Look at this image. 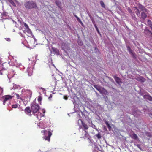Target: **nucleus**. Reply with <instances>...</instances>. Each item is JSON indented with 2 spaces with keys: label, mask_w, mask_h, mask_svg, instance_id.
Here are the masks:
<instances>
[{
  "label": "nucleus",
  "mask_w": 152,
  "mask_h": 152,
  "mask_svg": "<svg viewBox=\"0 0 152 152\" xmlns=\"http://www.w3.org/2000/svg\"><path fill=\"white\" fill-rule=\"evenodd\" d=\"M94 26H95V28H96V30L97 31H98V32L99 33V29H98V27H97V26H96V25H94Z\"/></svg>",
  "instance_id": "33"
},
{
  "label": "nucleus",
  "mask_w": 152,
  "mask_h": 152,
  "mask_svg": "<svg viewBox=\"0 0 152 152\" xmlns=\"http://www.w3.org/2000/svg\"><path fill=\"white\" fill-rule=\"evenodd\" d=\"M85 132H86V134H85V136L87 135L88 134L86 132V131H85Z\"/></svg>",
  "instance_id": "40"
},
{
  "label": "nucleus",
  "mask_w": 152,
  "mask_h": 152,
  "mask_svg": "<svg viewBox=\"0 0 152 152\" xmlns=\"http://www.w3.org/2000/svg\"><path fill=\"white\" fill-rule=\"evenodd\" d=\"M61 48L64 50H68L70 49L69 44L68 43L63 42L61 44Z\"/></svg>",
  "instance_id": "5"
},
{
  "label": "nucleus",
  "mask_w": 152,
  "mask_h": 152,
  "mask_svg": "<svg viewBox=\"0 0 152 152\" xmlns=\"http://www.w3.org/2000/svg\"><path fill=\"white\" fill-rule=\"evenodd\" d=\"M137 80L141 82H144L145 81V79L144 78L140 76L137 77Z\"/></svg>",
  "instance_id": "13"
},
{
  "label": "nucleus",
  "mask_w": 152,
  "mask_h": 152,
  "mask_svg": "<svg viewBox=\"0 0 152 152\" xmlns=\"http://www.w3.org/2000/svg\"><path fill=\"white\" fill-rule=\"evenodd\" d=\"M53 131L49 129L48 130H44L42 131L41 132L43 133V138L45 140H47L49 142L50 141V138L52 134Z\"/></svg>",
  "instance_id": "2"
},
{
  "label": "nucleus",
  "mask_w": 152,
  "mask_h": 152,
  "mask_svg": "<svg viewBox=\"0 0 152 152\" xmlns=\"http://www.w3.org/2000/svg\"><path fill=\"white\" fill-rule=\"evenodd\" d=\"M33 67H28L27 70V72L28 73V75L31 76L32 75L33 72Z\"/></svg>",
  "instance_id": "7"
},
{
  "label": "nucleus",
  "mask_w": 152,
  "mask_h": 152,
  "mask_svg": "<svg viewBox=\"0 0 152 152\" xmlns=\"http://www.w3.org/2000/svg\"><path fill=\"white\" fill-rule=\"evenodd\" d=\"M132 138L136 140L137 138L138 137L136 134L134 133L132 134Z\"/></svg>",
  "instance_id": "19"
},
{
  "label": "nucleus",
  "mask_w": 152,
  "mask_h": 152,
  "mask_svg": "<svg viewBox=\"0 0 152 152\" xmlns=\"http://www.w3.org/2000/svg\"><path fill=\"white\" fill-rule=\"evenodd\" d=\"M24 6L26 9H37L38 7L36 2L32 1L26 2L24 4Z\"/></svg>",
  "instance_id": "3"
},
{
  "label": "nucleus",
  "mask_w": 152,
  "mask_h": 152,
  "mask_svg": "<svg viewBox=\"0 0 152 152\" xmlns=\"http://www.w3.org/2000/svg\"><path fill=\"white\" fill-rule=\"evenodd\" d=\"M149 31L150 33H151V32L149 31V30H148L147 29H145V31Z\"/></svg>",
  "instance_id": "39"
},
{
  "label": "nucleus",
  "mask_w": 152,
  "mask_h": 152,
  "mask_svg": "<svg viewBox=\"0 0 152 152\" xmlns=\"http://www.w3.org/2000/svg\"><path fill=\"white\" fill-rule=\"evenodd\" d=\"M55 3L57 5V6L59 7H60V3L59 1H55Z\"/></svg>",
  "instance_id": "29"
},
{
  "label": "nucleus",
  "mask_w": 152,
  "mask_h": 152,
  "mask_svg": "<svg viewBox=\"0 0 152 152\" xmlns=\"http://www.w3.org/2000/svg\"><path fill=\"white\" fill-rule=\"evenodd\" d=\"M31 108L32 114L36 116L38 120H41V117L43 115H42V114L38 112L40 109L39 105L37 104L32 103L31 104Z\"/></svg>",
  "instance_id": "1"
},
{
  "label": "nucleus",
  "mask_w": 152,
  "mask_h": 152,
  "mask_svg": "<svg viewBox=\"0 0 152 152\" xmlns=\"http://www.w3.org/2000/svg\"><path fill=\"white\" fill-rule=\"evenodd\" d=\"M147 10L146 12H142L141 13V18L143 20H145L147 17Z\"/></svg>",
  "instance_id": "8"
},
{
  "label": "nucleus",
  "mask_w": 152,
  "mask_h": 152,
  "mask_svg": "<svg viewBox=\"0 0 152 152\" xmlns=\"http://www.w3.org/2000/svg\"><path fill=\"white\" fill-rule=\"evenodd\" d=\"M78 21L79 22V23H81V24H82V22L80 20V19L79 20H78Z\"/></svg>",
  "instance_id": "37"
},
{
  "label": "nucleus",
  "mask_w": 152,
  "mask_h": 152,
  "mask_svg": "<svg viewBox=\"0 0 152 152\" xmlns=\"http://www.w3.org/2000/svg\"><path fill=\"white\" fill-rule=\"evenodd\" d=\"M144 97L145 99H146L149 101H152V97L151 96L148 95H145L144 96Z\"/></svg>",
  "instance_id": "15"
},
{
  "label": "nucleus",
  "mask_w": 152,
  "mask_h": 152,
  "mask_svg": "<svg viewBox=\"0 0 152 152\" xmlns=\"http://www.w3.org/2000/svg\"><path fill=\"white\" fill-rule=\"evenodd\" d=\"M139 9L142 12H146L147 10L142 5L139 4L138 5Z\"/></svg>",
  "instance_id": "10"
},
{
  "label": "nucleus",
  "mask_w": 152,
  "mask_h": 152,
  "mask_svg": "<svg viewBox=\"0 0 152 152\" xmlns=\"http://www.w3.org/2000/svg\"><path fill=\"white\" fill-rule=\"evenodd\" d=\"M127 48L128 51L135 58H136V57L134 56V54L133 52V51L131 49L130 47L129 46H127Z\"/></svg>",
  "instance_id": "12"
},
{
  "label": "nucleus",
  "mask_w": 152,
  "mask_h": 152,
  "mask_svg": "<svg viewBox=\"0 0 152 152\" xmlns=\"http://www.w3.org/2000/svg\"><path fill=\"white\" fill-rule=\"evenodd\" d=\"M147 23L152 30V23L151 20H148L147 21Z\"/></svg>",
  "instance_id": "16"
},
{
  "label": "nucleus",
  "mask_w": 152,
  "mask_h": 152,
  "mask_svg": "<svg viewBox=\"0 0 152 152\" xmlns=\"http://www.w3.org/2000/svg\"><path fill=\"white\" fill-rule=\"evenodd\" d=\"M24 111L26 114H28L31 112V109H30L29 107H27L25 109Z\"/></svg>",
  "instance_id": "11"
},
{
  "label": "nucleus",
  "mask_w": 152,
  "mask_h": 152,
  "mask_svg": "<svg viewBox=\"0 0 152 152\" xmlns=\"http://www.w3.org/2000/svg\"><path fill=\"white\" fill-rule=\"evenodd\" d=\"M113 77L117 84H120L121 83H122L121 80L120 78L115 75L113 76Z\"/></svg>",
  "instance_id": "9"
},
{
  "label": "nucleus",
  "mask_w": 152,
  "mask_h": 152,
  "mask_svg": "<svg viewBox=\"0 0 152 152\" xmlns=\"http://www.w3.org/2000/svg\"><path fill=\"white\" fill-rule=\"evenodd\" d=\"M24 25L26 28H28V25L26 23H24Z\"/></svg>",
  "instance_id": "31"
},
{
  "label": "nucleus",
  "mask_w": 152,
  "mask_h": 152,
  "mask_svg": "<svg viewBox=\"0 0 152 152\" xmlns=\"http://www.w3.org/2000/svg\"><path fill=\"white\" fill-rule=\"evenodd\" d=\"M105 124H106V125L107 126L109 130H110L111 128V126H110V125L108 123V122H107L106 121V122H105Z\"/></svg>",
  "instance_id": "22"
},
{
  "label": "nucleus",
  "mask_w": 152,
  "mask_h": 152,
  "mask_svg": "<svg viewBox=\"0 0 152 152\" xmlns=\"http://www.w3.org/2000/svg\"><path fill=\"white\" fill-rule=\"evenodd\" d=\"M95 136L97 137L98 139H101L102 137L101 135L100 134L99 132L98 134L95 135Z\"/></svg>",
  "instance_id": "21"
},
{
  "label": "nucleus",
  "mask_w": 152,
  "mask_h": 152,
  "mask_svg": "<svg viewBox=\"0 0 152 152\" xmlns=\"http://www.w3.org/2000/svg\"><path fill=\"white\" fill-rule=\"evenodd\" d=\"M128 11L131 14V15L132 16H135V15L133 14V12H132V10L130 8H129L128 9Z\"/></svg>",
  "instance_id": "20"
},
{
  "label": "nucleus",
  "mask_w": 152,
  "mask_h": 152,
  "mask_svg": "<svg viewBox=\"0 0 152 152\" xmlns=\"http://www.w3.org/2000/svg\"><path fill=\"white\" fill-rule=\"evenodd\" d=\"M42 100V96H39L38 97V102H41Z\"/></svg>",
  "instance_id": "27"
},
{
  "label": "nucleus",
  "mask_w": 152,
  "mask_h": 152,
  "mask_svg": "<svg viewBox=\"0 0 152 152\" xmlns=\"http://www.w3.org/2000/svg\"><path fill=\"white\" fill-rule=\"evenodd\" d=\"M12 107L13 108H16L18 107V105L17 104H14L12 105Z\"/></svg>",
  "instance_id": "28"
},
{
  "label": "nucleus",
  "mask_w": 152,
  "mask_h": 152,
  "mask_svg": "<svg viewBox=\"0 0 152 152\" xmlns=\"http://www.w3.org/2000/svg\"><path fill=\"white\" fill-rule=\"evenodd\" d=\"M9 1L13 6H16L15 3L12 0H9Z\"/></svg>",
  "instance_id": "24"
},
{
  "label": "nucleus",
  "mask_w": 152,
  "mask_h": 152,
  "mask_svg": "<svg viewBox=\"0 0 152 152\" xmlns=\"http://www.w3.org/2000/svg\"><path fill=\"white\" fill-rule=\"evenodd\" d=\"M82 125L83 127L84 128V129L85 130H87L88 128V126L87 124H85L82 121Z\"/></svg>",
  "instance_id": "18"
},
{
  "label": "nucleus",
  "mask_w": 152,
  "mask_h": 152,
  "mask_svg": "<svg viewBox=\"0 0 152 152\" xmlns=\"http://www.w3.org/2000/svg\"><path fill=\"white\" fill-rule=\"evenodd\" d=\"M78 44H79V45H81L83 44V42H80V43H79L78 42Z\"/></svg>",
  "instance_id": "34"
},
{
  "label": "nucleus",
  "mask_w": 152,
  "mask_h": 152,
  "mask_svg": "<svg viewBox=\"0 0 152 152\" xmlns=\"http://www.w3.org/2000/svg\"><path fill=\"white\" fill-rule=\"evenodd\" d=\"M3 92V89L0 87V94H2Z\"/></svg>",
  "instance_id": "32"
},
{
  "label": "nucleus",
  "mask_w": 152,
  "mask_h": 152,
  "mask_svg": "<svg viewBox=\"0 0 152 152\" xmlns=\"http://www.w3.org/2000/svg\"><path fill=\"white\" fill-rule=\"evenodd\" d=\"M14 96L10 95H6L3 96V98L4 99L3 101V104L5 105L6 101L10 100Z\"/></svg>",
  "instance_id": "6"
},
{
  "label": "nucleus",
  "mask_w": 152,
  "mask_h": 152,
  "mask_svg": "<svg viewBox=\"0 0 152 152\" xmlns=\"http://www.w3.org/2000/svg\"><path fill=\"white\" fill-rule=\"evenodd\" d=\"M74 16L76 18L77 20L80 19V18L77 15H75Z\"/></svg>",
  "instance_id": "35"
},
{
  "label": "nucleus",
  "mask_w": 152,
  "mask_h": 152,
  "mask_svg": "<svg viewBox=\"0 0 152 152\" xmlns=\"http://www.w3.org/2000/svg\"><path fill=\"white\" fill-rule=\"evenodd\" d=\"M134 8V10L135 11V12L136 14L137 15H139L140 14V12L139 10L138 9V8L137 7H133Z\"/></svg>",
  "instance_id": "14"
},
{
  "label": "nucleus",
  "mask_w": 152,
  "mask_h": 152,
  "mask_svg": "<svg viewBox=\"0 0 152 152\" xmlns=\"http://www.w3.org/2000/svg\"><path fill=\"white\" fill-rule=\"evenodd\" d=\"M151 115H152V114H151Z\"/></svg>",
  "instance_id": "42"
},
{
  "label": "nucleus",
  "mask_w": 152,
  "mask_h": 152,
  "mask_svg": "<svg viewBox=\"0 0 152 152\" xmlns=\"http://www.w3.org/2000/svg\"><path fill=\"white\" fill-rule=\"evenodd\" d=\"M7 13L5 12H4L2 13V15L3 17H6L7 16Z\"/></svg>",
  "instance_id": "30"
},
{
  "label": "nucleus",
  "mask_w": 152,
  "mask_h": 152,
  "mask_svg": "<svg viewBox=\"0 0 152 152\" xmlns=\"http://www.w3.org/2000/svg\"><path fill=\"white\" fill-rule=\"evenodd\" d=\"M45 112V111H44V112H43V113H44Z\"/></svg>",
  "instance_id": "41"
},
{
  "label": "nucleus",
  "mask_w": 152,
  "mask_h": 152,
  "mask_svg": "<svg viewBox=\"0 0 152 152\" xmlns=\"http://www.w3.org/2000/svg\"><path fill=\"white\" fill-rule=\"evenodd\" d=\"M52 49L53 51L56 53H59V50L57 48H52Z\"/></svg>",
  "instance_id": "25"
},
{
  "label": "nucleus",
  "mask_w": 152,
  "mask_h": 152,
  "mask_svg": "<svg viewBox=\"0 0 152 152\" xmlns=\"http://www.w3.org/2000/svg\"><path fill=\"white\" fill-rule=\"evenodd\" d=\"M94 86L101 94L104 93V94H106L108 93L107 91L103 88L101 87L96 85H94Z\"/></svg>",
  "instance_id": "4"
},
{
  "label": "nucleus",
  "mask_w": 152,
  "mask_h": 152,
  "mask_svg": "<svg viewBox=\"0 0 152 152\" xmlns=\"http://www.w3.org/2000/svg\"><path fill=\"white\" fill-rule=\"evenodd\" d=\"M78 21L79 22V23H81V24H82V22L80 20V19L79 20H78Z\"/></svg>",
  "instance_id": "36"
},
{
  "label": "nucleus",
  "mask_w": 152,
  "mask_h": 152,
  "mask_svg": "<svg viewBox=\"0 0 152 152\" xmlns=\"http://www.w3.org/2000/svg\"><path fill=\"white\" fill-rule=\"evenodd\" d=\"M15 95H16V98L18 99H20L21 100H22L21 98L20 97V96L18 94L15 93Z\"/></svg>",
  "instance_id": "26"
},
{
  "label": "nucleus",
  "mask_w": 152,
  "mask_h": 152,
  "mask_svg": "<svg viewBox=\"0 0 152 152\" xmlns=\"http://www.w3.org/2000/svg\"><path fill=\"white\" fill-rule=\"evenodd\" d=\"M64 99H65V100H67V99H68V97H65V96H64Z\"/></svg>",
  "instance_id": "38"
},
{
  "label": "nucleus",
  "mask_w": 152,
  "mask_h": 152,
  "mask_svg": "<svg viewBox=\"0 0 152 152\" xmlns=\"http://www.w3.org/2000/svg\"><path fill=\"white\" fill-rule=\"evenodd\" d=\"M100 3L101 6L102 7H103L104 8H105V5L104 4V2L102 1H100Z\"/></svg>",
  "instance_id": "23"
},
{
  "label": "nucleus",
  "mask_w": 152,
  "mask_h": 152,
  "mask_svg": "<svg viewBox=\"0 0 152 152\" xmlns=\"http://www.w3.org/2000/svg\"><path fill=\"white\" fill-rule=\"evenodd\" d=\"M26 93L28 94V96L30 97H31L32 95V91L30 90H27L26 91Z\"/></svg>",
  "instance_id": "17"
}]
</instances>
